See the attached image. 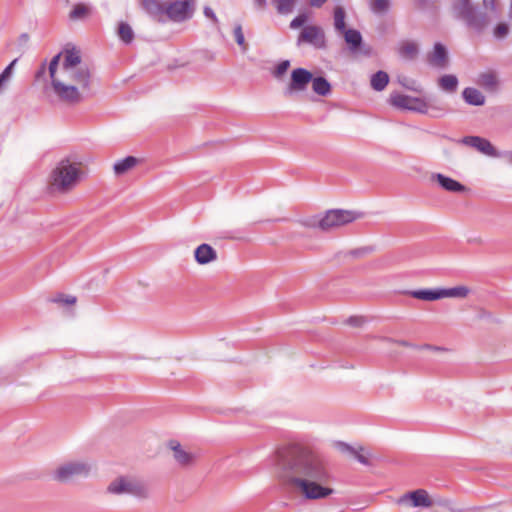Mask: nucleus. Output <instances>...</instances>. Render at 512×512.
<instances>
[{"label": "nucleus", "mask_w": 512, "mask_h": 512, "mask_svg": "<svg viewBox=\"0 0 512 512\" xmlns=\"http://www.w3.org/2000/svg\"><path fill=\"white\" fill-rule=\"evenodd\" d=\"M276 466L278 477L307 500L325 499L334 493L325 486L330 476L322 461L299 447L279 450Z\"/></svg>", "instance_id": "1"}, {"label": "nucleus", "mask_w": 512, "mask_h": 512, "mask_svg": "<svg viewBox=\"0 0 512 512\" xmlns=\"http://www.w3.org/2000/svg\"><path fill=\"white\" fill-rule=\"evenodd\" d=\"M452 8L455 17L462 20L476 34H482L489 26L488 14L478 6L473 5L471 0H456Z\"/></svg>", "instance_id": "2"}, {"label": "nucleus", "mask_w": 512, "mask_h": 512, "mask_svg": "<svg viewBox=\"0 0 512 512\" xmlns=\"http://www.w3.org/2000/svg\"><path fill=\"white\" fill-rule=\"evenodd\" d=\"M62 53L56 54L50 61L48 66L49 75L51 78V85L54 93L62 102L69 105H77L81 103V94L73 84H65L64 80L56 77V71L59 65Z\"/></svg>", "instance_id": "3"}, {"label": "nucleus", "mask_w": 512, "mask_h": 512, "mask_svg": "<svg viewBox=\"0 0 512 512\" xmlns=\"http://www.w3.org/2000/svg\"><path fill=\"white\" fill-rule=\"evenodd\" d=\"M363 215L362 212L354 210L331 209L326 211L325 215L317 223H313L312 226L318 227L322 231H329L360 219Z\"/></svg>", "instance_id": "4"}, {"label": "nucleus", "mask_w": 512, "mask_h": 512, "mask_svg": "<svg viewBox=\"0 0 512 512\" xmlns=\"http://www.w3.org/2000/svg\"><path fill=\"white\" fill-rule=\"evenodd\" d=\"M79 169L68 160L62 161L52 173L51 185L60 192H66L76 185Z\"/></svg>", "instance_id": "5"}, {"label": "nucleus", "mask_w": 512, "mask_h": 512, "mask_svg": "<svg viewBox=\"0 0 512 512\" xmlns=\"http://www.w3.org/2000/svg\"><path fill=\"white\" fill-rule=\"evenodd\" d=\"M67 80L65 84H73L81 94V102L87 97L91 96V82L92 76L89 67L85 64L83 66L70 69L62 73Z\"/></svg>", "instance_id": "6"}, {"label": "nucleus", "mask_w": 512, "mask_h": 512, "mask_svg": "<svg viewBox=\"0 0 512 512\" xmlns=\"http://www.w3.org/2000/svg\"><path fill=\"white\" fill-rule=\"evenodd\" d=\"M92 470V466L83 461H72L60 465L54 471V479L61 483H68L76 478L87 477Z\"/></svg>", "instance_id": "7"}, {"label": "nucleus", "mask_w": 512, "mask_h": 512, "mask_svg": "<svg viewBox=\"0 0 512 512\" xmlns=\"http://www.w3.org/2000/svg\"><path fill=\"white\" fill-rule=\"evenodd\" d=\"M195 8V0H175L166 4L165 16L175 23L186 22L193 17Z\"/></svg>", "instance_id": "8"}, {"label": "nucleus", "mask_w": 512, "mask_h": 512, "mask_svg": "<svg viewBox=\"0 0 512 512\" xmlns=\"http://www.w3.org/2000/svg\"><path fill=\"white\" fill-rule=\"evenodd\" d=\"M107 492L114 495L129 494L137 497H145L147 490L141 483L119 477L113 480L107 487Z\"/></svg>", "instance_id": "9"}, {"label": "nucleus", "mask_w": 512, "mask_h": 512, "mask_svg": "<svg viewBox=\"0 0 512 512\" xmlns=\"http://www.w3.org/2000/svg\"><path fill=\"white\" fill-rule=\"evenodd\" d=\"M304 43L318 50L326 49L327 43L324 30L317 25L305 26L297 38L298 46Z\"/></svg>", "instance_id": "10"}, {"label": "nucleus", "mask_w": 512, "mask_h": 512, "mask_svg": "<svg viewBox=\"0 0 512 512\" xmlns=\"http://www.w3.org/2000/svg\"><path fill=\"white\" fill-rule=\"evenodd\" d=\"M312 80L313 74L309 70L305 68L293 69L290 82L283 91L284 96L291 97L296 93L305 91Z\"/></svg>", "instance_id": "11"}, {"label": "nucleus", "mask_w": 512, "mask_h": 512, "mask_svg": "<svg viewBox=\"0 0 512 512\" xmlns=\"http://www.w3.org/2000/svg\"><path fill=\"white\" fill-rule=\"evenodd\" d=\"M461 143L476 149L484 155L490 157H499L500 154L497 149L492 145V143L483 137L480 136H465L461 139Z\"/></svg>", "instance_id": "12"}, {"label": "nucleus", "mask_w": 512, "mask_h": 512, "mask_svg": "<svg viewBox=\"0 0 512 512\" xmlns=\"http://www.w3.org/2000/svg\"><path fill=\"white\" fill-rule=\"evenodd\" d=\"M427 61L433 67L446 68L449 63L447 48L440 42L435 43L433 51L427 55Z\"/></svg>", "instance_id": "13"}, {"label": "nucleus", "mask_w": 512, "mask_h": 512, "mask_svg": "<svg viewBox=\"0 0 512 512\" xmlns=\"http://www.w3.org/2000/svg\"><path fill=\"white\" fill-rule=\"evenodd\" d=\"M408 502H411L413 507H430L432 505L428 493L423 489L408 492L398 500L399 504H406Z\"/></svg>", "instance_id": "14"}, {"label": "nucleus", "mask_w": 512, "mask_h": 512, "mask_svg": "<svg viewBox=\"0 0 512 512\" xmlns=\"http://www.w3.org/2000/svg\"><path fill=\"white\" fill-rule=\"evenodd\" d=\"M169 448L173 451L175 461L181 467H190L195 463L196 455L184 450L177 441H170Z\"/></svg>", "instance_id": "15"}, {"label": "nucleus", "mask_w": 512, "mask_h": 512, "mask_svg": "<svg viewBox=\"0 0 512 512\" xmlns=\"http://www.w3.org/2000/svg\"><path fill=\"white\" fill-rule=\"evenodd\" d=\"M431 178L436 180L439 186L448 192L464 193L467 191V187L462 183L441 173H434Z\"/></svg>", "instance_id": "16"}, {"label": "nucleus", "mask_w": 512, "mask_h": 512, "mask_svg": "<svg viewBox=\"0 0 512 512\" xmlns=\"http://www.w3.org/2000/svg\"><path fill=\"white\" fill-rule=\"evenodd\" d=\"M83 65L84 64H82V58L79 50H77L75 47L66 48L64 50V60L61 67L62 73Z\"/></svg>", "instance_id": "17"}, {"label": "nucleus", "mask_w": 512, "mask_h": 512, "mask_svg": "<svg viewBox=\"0 0 512 512\" xmlns=\"http://www.w3.org/2000/svg\"><path fill=\"white\" fill-rule=\"evenodd\" d=\"M194 258L198 264L205 265L217 259V252L211 245L203 243L195 249Z\"/></svg>", "instance_id": "18"}, {"label": "nucleus", "mask_w": 512, "mask_h": 512, "mask_svg": "<svg viewBox=\"0 0 512 512\" xmlns=\"http://www.w3.org/2000/svg\"><path fill=\"white\" fill-rule=\"evenodd\" d=\"M142 7L154 20L165 22L162 17L165 15L166 4H162L158 0H142Z\"/></svg>", "instance_id": "19"}, {"label": "nucleus", "mask_w": 512, "mask_h": 512, "mask_svg": "<svg viewBox=\"0 0 512 512\" xmlns=\"http://www.w3.org/2000/svg\"><path fill=\"white\" fill-rule=\"evenodd\" d=\"M341 34H343L344 40L347 43L350 52L356 53L360 51L363 44V38L358 30L349 28L343 31Z\"/></svg>", "instance_id": "20"}, {"label": "nucleus", "mask_w": 512, "mask_h": 512, "mask_svg": "<svg viewBox=\"0 0 512 512\" xmlns=\"http://www.w3.org/2000/svg\"><path fill=\"white\" fill-rule=\"evenodd\" d=\"M399 56L407 61H413L419 54V46L415 41H403L398 48Z\"/></svg>", "instance_id": "21"}, {"label": "nucleus", "mask_w": 512, "mask_h": 512, "mask_svg": "<svg viewBox=\"0 0 512 512\" xmlns=\"http://www.w3.org/2000/svg\"><path fill=\"white\" fill-rule=\"evenodd\" d=\"M464 101L472 106H482L485 104V96L481 91L473 87H467L462 91Z\"/></svg>", "instance_id": "22"}, {"label": "nucleus", "mask_w": 512, "mask_h": 512, "mask_svg": "<svg viewBox=\"0 0 512 512\" xmlns=\"http://www.w3.org/2000/svg\"><path fill=\"white\" fill-rule=\"evenodd\" d=\"M405 294L423 301H436L440 299L439 288L409 290Z\"/></svg>", "instance_id": "23"}, {"label": "nucleus", "mask_w": 512, "mask_h": 512, "mask_svg": "<svg viewBox=\"0 0 512 512\" xmlns=\"http://www.w3.org/2000/svg\"><path fill=\"white\" fill-rule=\"evenodd\" d=\"M470 293L467 286H456L451 288H439L440 299L443 298H466Z\"/></svg>", "instance_id": "24"}, {"label": "nucleus", "mask_w": 512, "mask_h": 512, "mask_svg": "<svg viewBox=\"0 0 512 512\" xmlns=\"http://www.w3.org/2000/svg\"><path fill=\"white\" fill-rule=\"evenodd\" d=\"M138 163V159L134 156H127L114 163L113 170L116 175H123Z\"/></svg>", "instance_id": "25"}, {"label": "nucleus", "mask_w": 512, "mask_h": 512, "mask_svg": "<svg viewBox=\"0 0 512 512\" xmlns=\"http://www.w3.org/2000/svg\"><path fill=\"white\" fill-rule=\"evenodd\" d=\"M458 84V78L452 74H445L438 79L439 87L447 93L456 92Z\"/></svg>", "instance_id": "26"}, {"label": "nucleus", "mask_w": 512, "mask_h": 512, "mask_svg": "<svg viewBox=\"0 0 512 512\" xmlns=\"http://www.w3.org/2000/svg\"><path fill=\"white\" fill-rule=\"evenodd\" d=\"M389 83L387 72L379 70L371 76L370 84L375 91H383Z\"/></svg>", "instance_id": "27"}, {"label": "nucleus", "mask_w": 512, "mask_h": 512, "mask_svg": "<svg viewBox=\"0 0 512 512\" xmlns=\"http://www.w3.org/2000/svg\"><path fill=\"white\" fill-rule=\"evenodd\" d=\"M312 88L313 91L320 96H327L331 92V85L328 80L322 76H313Z\"/></svg>", "instance_id": "28"}, {"label": "nucleus", "mask_w": 512, "mask_h": 512, "mask_svg": "<svg viewBox=\"0 0 512 512\" xmlns=\"http://www.w3.org/2000/svg\"><path fill=\"white\" fill-rule=\"evenodd\" d=\"M411 98L408 95L393 92L390 94L389 102L394 107L410 110Z\"/></svg>", "instance_id": "29"}, {"label": "nucleus", "mask_w": 512, "mask_h": 512, "mask_svg": "<svg viewBox=\"0 0 512 512\" xmlns=\"http://www.w3.org/2000/svg\"><path fill=\"white\" fill-rule=\"evenodd\" d=\"M430 100H431V97H427V98L412 97L411 103H410V111L417 112L420 114L428 113Z\"/></svg>", "instance_id": "30"}, {"label": "nucleus", "mask_w": 512, "mask_h": 512, "mask_svg": "<svg viewBox=\"0 0 512 512\" xmlns=\"http://www.w3.org/2000/svg\"><path fill=\"white\" fill-rule=\"evenodd\" d=\"M271 1L275 5L277 12L282 15L290 14L293 11L294 6L297 2V0H271Z\"/></svg>", "instance_id": "31"}, {"label": "nucleus", "mask_w": 512, "mask_h": 512, "mask_svg": "<svg viewBox=\"0 0 512 512\" xmlns=\"http://www.w3.org/2000/svg\"><path fill=\"white\" fill-rule=\"evenodd\" d=\"M118 35L120 39L126 44L131 43L134 38V32L131 26L126 22H120L118 26Z\"/></svg>", "instance_id": "32"}, {"label": "nucleus", "mask_w": 512, "mask_h": 512, "mask_svg": "<svg viewBox=\"0 0 512 512\" xmlns=\"http://www.w3.org/2000/svg\"><path fill=\"white\" fill-rule=\"evenodd\" d=\"M369 7L375 14H385L390 8V0H370Z\"/></svg>", "instance_id": "33"}, {"label": "nucleus", "mask_w": 512, "mask_h": 512, "mask_svg": "<svg viewBox=\"0 0 512 512\" xmlns=\"http://www.w3.org/2000/svg\"><path fill=\"white\" fill-rule=\"evenodd\" d=\"M334 27L339 33L347 29L345 24V11L342 7H337L334 10Z\"/></svg>", "instance_id": "34"}, {"label": "nucleus", "mask_w": 512, "mask_h": 512, "mask_svg": "<svg viewBox=\"0 0 512 512\" xmlns=\"http://www.w3.org/2000/svg\"><path fill=\"white\" fill-rule=\"evenodd\" d=\"M479 82L484 88L489 90H494L498 85L497 77L490 72L481 74Z\"/></svg>", "instance_id": "35"}, {"label": "nucleus", "mask_w": 512, "mask_h": 512, "mask_svg": "<svg viewBox=\"0 0 512 512\" xmlns=\"http://www.w3.org/2000/svg\"><path fill=\"white\" fill-rule=\"evenodd\" d=\"M446 112V108L441 103H436L434 99L431 97V100L429 102V112L425 113V115H428L432 118H439L443 116Z\"/></svg>", "instance_id": "36"}, {"label": "nucleus", "mask_w": 512, "mask_h": 512, "mask_svg": "<svg viewBox=\"0 0 512 512\" xmlns=\"http://www.w3.org/2000/svg\"><path fill=\"white\" fill-rule=\"evenodd\" d=\"M236 43L242 48L243 51L247 50L244 33L241 24H236L233 30Z\"/></svg>", "instance_id": "37"}, {"label": "nucleus", "mask_w": 512, "mask_h": 512, "mask_svg": "<svg viewBox=\"0 0 512 512\" xmlns=\"http://www.w3.org/2000/svg\"><path fill=\"white\" fill-rule=\"evenodd\" d=\"M88 14V8L83 4H77L71 10L69 17L72 20H78L85 17Z\"/></svg>", "instance_id": "38"}, {"label": "nucleus", "mask_w": 512, "mask_h": 512, "mask_svg": "<svg viewBox=\"0 0 512 512\" xmlns=\"http://www.w3.org/2000/svg\"><path fill=\"white\" fill-rule=\"evenodd\" d=\"M509 33V25L505 22L499 23L493 30V35L496 39L502 40Z\"/></svg>", "instance_id": "39"}, {"label": "nucleus", "mask_w": 512, "mask_h": 512, "mask_svg": "<svg viewBox=\"0 0 512 512\" xmlns=\"http://www.w3.org/2000/svg\"><path fill=\"white\" fill-rule=\"evenodd\" d=\"M18 59H14L0 74V88L10 79L13 71V67L15 66Z\"/></svg>", "instance_id": "40"}, {"label": "nucleus", "mask_w": 512, "mask_h": 512, "mask_svg": "<svg viewBox=\"0 0 512 512\" xmlns=\"http://www.w3.org/2000/svg\"><path fill=\"white\" fill-rule=\"evenodd\" d=\"M289 67H290V61L289 60L281 61L275 67V70L273 71V76L275 78H280L281 76H283L286 73V71L289 69Z\"/></svg>", "instance_id": "41"}, {"label": "nucleus", "mask_w": 512, "mask_h": 512, "mask_svg": "<svg viewBox=\"0 0 512 512\" xmlns=\"http://www.w3.org/2000/svg\"><path fill=\"white\" fill-rule=\"evenodd\" d=\"M51 301L55 302V303L65 304V305H73L76 303L77 298L72 295L59 294L57 297L53 298Z\"/></svg>", "instance_id": "42"}, {"label": "nucleus", "mask_w": 512, "mask_h": 512, "mask_svg": "<svg viewBox=\"0 0 512 512\" xmlns=\"http://www.w3.org/2000/svg\"><path fill=\"white\" fill-rule=\"evenodd\" d=\"M308 20V16L305 13H301L297 15L291 22H290V28L291 29H297L301 26H303Z\"/></svg>", "instance_id": "43"}, {"label": "nucleus", "mask_w": 512, "mask_h": 512, "mask_svg": "<svg viewBox=\"0 0 512 512\" xmlns=\"http://www.w3.org/2000/svg\"><path fill=\"white\" fill-rule=\"evenodd\" d=\"M338 450L342 453H346V454H349L350 456H354V454H356V449L355 447L349 445L348 443H345V442H337L336 444Z\"/></svg>", "instance_id": "44"}, {"label": "nucleus", "mask_w": 512, "mask_h": 512, "mask_svg": "<svg viewBox=\"0 0 512 512\" xmlns=\"http://www.w3.org/2000/svg\"><path fill=\"white\" fill-rule=\"evenodd\" d=\"M365 451V449L362 447V446H359L357 449H356V454H354V458L360 462L361 464L365 465V466H369L371 465L369 459L367 456H365L363 454V452Z\"/></svg>", "instance_id": "45"}, {"label": "nucleus", "mask_w": 512, "mask_h": 512, "mask_svg": "<svg viewBox=\"0 0 512 512\" xmlns=\"http://www.w3.org/2000/svg\"><path fill=\"white\" fill-rule=\"evenodd\" d=\"M401 84L408 90H411L414 92H421V88L416 85L415 80H405V82H401Z\"/></svg>", "instance_id": "46"}, {"label": "nucleus", "mask_w": 512, "mask_h": 512, "mask_svg": "<svg viewBox=\"0 0 512 512\" xmlns=\"http://www.w3.org/2000/svg\"><path fill=\"white\" fill-rule=\"evenodd\" d=\"M371 251H372V248H370V247H363V248H358V249L351 250V251H349V254L351 256H353V257H361V256H363L366 253H370Z\"/></svg>", "instance_id": "47"}, {"label": "nucleus", "mask_w": 512, "mask_h": 512, "mask_svg": "<svg viewBox=\"0 0 512 512\" xmlns=\"http://www.w3.org/2000/svg\"><path fill=\"white\" fill-rule=\"evenodd\" d=\"M364 320L362 317H357V316H351L347 319L346 323L351 325V326H355V327H358V326H361L363 324Z\"/></svg>", "instance_id": "48"}, {"label": "nucleus", "mask_w": 512, "mask_h": 512, "mask_svg": "<svg viewBox=\"0 0 512 512\" xmlns=\"http://www.w3.org/2000/svg\"><path fill=\"white\" fill-rule=\"evenodd\" d=\"M203 12H204V15L207 18L211 19L214 23L218 22V18H217L216 14L214 13L212 8L206 6V7H204V11Z\"/></svg>", "instance_id": "49"}, {"label": "nucleus", "mask_w": 512, "mask_h": 512, "mask_svg": "<svg viewBox=\"0 0 512 512\" xmlns=\"http://www.w3.org/2000/svg\"><path fill=\"white\" fill-rule=\"evenodd\" d=\"M387 341L389 342H393V343H396L398 345H401V346H404V347H414V348H418V346L416 345H413L411 344L410 342L406 341V340H393L391 338H388Z\"/></svg>", "instance_id": "50"}, {"label": "nucleus", "mask_w": 512, "mask_h": 512, "mask_svg": "<svg viewBox=\"0 0 512 512\" xmlns=\"http://www.w3.org/2000/svg\"><path fill=\"white\" fill-rule=\"evenodd\" d=\"M418 348L429 349V350H433V351H443V350H445L442 347L433 346V345H430V344H424L422 346H418Z\"/></svg>", "instance_id": "51"}, {"label": "nucleus", "mask_w": 512, "mask_h": 512, "mask_svg": "<svg viewBox=\"0 0 512 512\" xmlns=\"http://www.w3.org/2000/svg\"><path fill=\"white\" fill-rule=\"evenodd\" d=\"M483 5L486 9H495V0H483Z\"/></svg>", "instance_id": "52"}, {"label": "nucleus", "mask_w": 512, "mask_h": 512, "mask_svg": "<svg viewBox=\"0 0 512 512\" xmlns=\"http://www.w3.org/2000/svg\"><path fill=\"white\" fill-rule=\"evenodd\" d=\"M28 41L29 35L27 33H22L18 38V42L20 45H25Z\"/></svg>", "instance_id": "53"}, {"label": "nucleus", "mask_w": 512, "mask_h": 512, "mask_svg": "<svg viewBox=\"0 0 512 512\" xmlns=\"http://www.w3.org/2000/svg\"><path fill=\"white\" fill-rule=\"evenodd\" d=\"M46 73V64L43 63L39 70L36 72V78L39 79L40 77H42L43 75H45Z\"/></svg>", "instance_id": "54"}, {"label": "nucleus", "mask_w": 512, "mask_h": 512, "mask_svg": "<svg viewBox=\"0 0 512 512\" xmlns=\"http://www.w3.org/2000/svg\"><path fill=\"white\" fill-rule=\"evenodd\" d=\"M325 2L326 0H310L311 6L314 7H321Z\"/></svg>", "instance_id": "55"}, {"label": "nucleus", "mask_w": 512, "mask_h": 512, "mask_svg": "<svg viewBox=\"0 0 512 512\" xmlns=\"http://www.w3.org/2000/svg\"><path fill=\"white\" fill-rule=\"evenodd\" d=\"M254 1H255V4L261 9H264L267 5L266 0H254Z\"/></svg>", "instance_id": "56"}, {"label": "nucleus", "mask_w": 512, "mask_h": 512, "mask_svg": "<svg viewBox=\"0 0 512 512\" xmlns=\"http://www.w3.org/2000/svg\"><path fill=\"white\" fill-rule=\"evenodd\" d=\"M504 157L507 159L508 163L512 165V151L505 152Z\"/></svg>", "instance_id": "57"}, {"label": "nucleus", "mask_w": 512, "mask_h": 512, "mask_svg": "<svg viewBox=\"0 0 512 512\" xmlns=\"http://www.w3.org/2000/svg\"><path fill=\"white\" fill-rule=\"evenodd\" d=\"M509 17L512 19V0L509 8Z\"/></svg>", "instance_id": "58"}]
</instances>
